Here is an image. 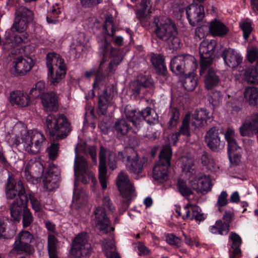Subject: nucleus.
I'll use <instances>...</instances> for the list:
<instances>
[{
  "label": "nucleus",
  "mask_w": 258,
  "mask_h": 258,
  "mask_svg": "<svg viewBox=\"0 0 258 258\" xmlns=\"http://www.w3.org/2000/svg\"><path fill=\"white\" fill-rule=\"evenodd\" d=\"M5 140L12 147L22 143L26 152L35 154L41 149L45 139L41 133L36 130L27 131L25 124L19 122L6 135Z\"/></svg>",
  "instance_id": "f257e3e1"
},
{
  "label": "nucleus",
  "mask_w": 258,
  "mask_h": 258,
  "mask_svg": "<svg viewBox=\"0 0 258 258\" xmlns=\"http://www.w3.org/2000/svg\"><path fill=\"white\" fill-rule=\"evenodd\" d=\"M152 27L154 28V34L159 40L168 43L170 49L176 50L180 47L177 29L172 20L160 21L159 17H155Z\"/></svg>",
  "instance_id": "f03ea898"
},
{
  "label": "nucleus",
  "mask_w": 258,
  "mask_h": 258,
  "mask_svg": "<svg viewBox=\"0 0 258 258\" xmlns=\"http://www.w3.org/2000/svg\"><path fill=\"white\" fill-rule=\"evenodd\" d=\"M126 119L132 123L135 128L134 132H137L143 123V119L149 124H154L158 122V115L155 110L147 107L142 111H138L127 106L124 109Z\"/></svg>",
  "instance_id": "7ed1b4c3"
},
{
  "label": "nucleus",
  "mask_w": 258,
  "mask_h": 258,
  "mask_svg": "<svg viewBox=\"0 0 258 258\" xmlns=\"http://www.w3.org/2000/svg\"><path fill=\"white\" fill-rule=\"evenodd\" d=\"M172 152L169 145L163 146L159 155V161L153 169L152 176L156 183H163L169 179L168 169Z\"/></svg>",
  "instance_id": "20e7f679"
},
{
  "label": "nucleus",
  "mask_w": 258,
  "mask_h": 258,
  "mask_svg": "<svg viewBox=\"0 0 258 258\" xmlns=\"http://www.w3.org/2000/svg\"><path fill=\"white\" fill-rule=\"evenodd\" d=\"M46 125L50 134L56 136L57 139L65 138L70 132V124L63 114L48 115L46 119Z\"/></svg>",
  "instance_id": "39448f33"
},
{
  "label": "nucleus",
  "mask_w": 258,
  "mask_h": 258,
  "mask_svg": "<svg viewBox=\"0 0 258 258\" xmlns=\"http://www.w3.org/2000/svg\"><path fill=\"white\" fill-rule=\"evenodd\" d=\"M116 184L121 197L124 199L122 208H119V212L122 214L129 207L131 200L135 197V188L127 175L123 172H120L118 175Z\"/></svg>",
  "instance_id": "423d86ee"
},
{
  "label": "nucleus",
  "mask_w": 258,
  "mask_h": 258,
  "mask_svg": "<svg viewBox=\"0 0 258 258\" xmlns=\"http://www.w3.org/2000/svg\"><path fill=\"white\" fill-rule=\"evenodd\" d=\"M106 158L109 168L112 170L115 169L117 167V164L114 153L101 146L99 153V179L103 189H106L107 185Z\"/></svg>",
  "instance_id": "0eeeda50"
},
{
  "label": "nucleus",
  "mask_w": 258,
  "mask_h": 258,
  "mask_svg": "<svg viewBox=\"0 0 258 258\" xmlns=\"http://www.w3.org/2000/svg\"><path fill=\"white\" fill-rule=\"evenodd\" d=\"M99 51L101 60L99 64H104L110 60L108 64H119L123 59V56L119 49L113 47L111 41L106 37L99 42Z\"/></svg>",
  "instance_id": "6e6552de"
},
{
  "label": "nucleus",
  "mask_w": 258,
  "mask_h": 258,
  "mask_svg": "<svg viewBox=\"0 0 258 258\" xmlns=\"http://www.w3.org/2000/svg\"><path fill=\"white\" fill-rule=\"evenodd\" d=\"M104 207H98L94 211L95 222L97 228L103 233H107L113 231L114 228L111 225L110 221L106 216L105 208L109 211H113L114 207L110 202L109 198L107 196L103 199Z\"/></svg>",
  "instance_id": "1a4fd4ad"
},
{
  "label": "nucleus",
  "mask_w": 258,
  "mask_h": 258,
  "mask_svg": "<svg viewBox=\"0 0 258 258\" xmlns=\"http://www.w3.org/2000/svg\"><path fill=\"white\" fill-rule=\"evenodd\" d=\"M118 158L123 162L126 158V167L127 170L131 172L139 174L143 168L144 163L143 159L139 157L137 152L133 148H127L123 152H119Z\"/></svg>",
  "instance_id": "9d476101"
},
{
  "label": "nucleus",
  "mask_w": 258,
  "mask_h": 258,
  "mask_svg": "<svg viewBox=\"0 0 258 258\" xmlns=\"http://www.w3.org/2000/svg\"><path fill=\"white\" fill-rule=\"evenodd\" d=\"M5 194L7 199L12 200L17 196L16 199L19 200H26L28 198L22 182L19 180L16 183L10 177L8 179V182L5 187Z\"/></svg>",
  "instance_id": "9b49d317"
},
{
  "label": "nucleus",
  "mask_w": 258,
  "mask_h": 258,
  "mask_svg": "<svg viewBox=\"0 0 258 258\" xmlns=\"http://www.w3.org/2000/svg\"><path fill=\"white\" fill-rule=\"evenodd\" d=\"M257 66H234L233 74L251 84L258 83Z\"/></svg>",
  "instance_id": "f8f14e48"
},
{
  "label": "nucleus",
  "mask_w": 258,
  "mask_h": 258,
  "mask_svg": "<svg viewBox=\"0 0 258 258\" xmlns=\"http://www.w3.org/2000/svg\"><path fill=\"white\" fill-rule=\"evenodd\" d=\"M33 238L32 234L28 231H22L18 235L12 250V253H19L24 251L30 253L32 251L30 243Z\"/></svg>",
  "instance_id": "ddd939ff"
},
{
  "label": "nucleus",
  "mask_w": 258,
  "mask_h": 258,
  "mask_svg": "<svg viewBox=\"0 0 258 258\" xmlns=\"http://www.w3.org/2000/svg\"><path fill=\"white\" fill-rule=\"evenodd\" d=\"M186 15L189 24L192 27L197 26L205 17L203 5L196 3L189 5L186 9Z\"/></svg>",
  "instance_id": "4468645a"
},
{
  "label": "nucleus",
  "mask_w": 258,
  "mask_h": 258,
  "mask_svg": "<svg viewBox=\"0 0 258 258\" xmlns=\"http://www.w3.org/2000/svg\"><path fill=\"white\" fill-rule=\"evenodd\" d=\"M76 148V155L74 161V175L75 177L74 182V197L72 200V207L77 210L81 208V200L79 193H77V188L79 184L81 176V159Z\"/></svg>",
  "instance_id": "2eb2a0df"
},
{
  "label": "nucleus",
  "mask_w": 258,
  "mask_h": 258,
  "mask_svg": "<svg viewBox=\"0 0 258 258\" xmlns=\"http://www.w3.org/2000/svg\"><path fill=\"white\" fill-rule=\"evenodd\" d=\"M189 180L192 188L198 192H207L211 189L213 185L210 176L203 173L195 175Z\"/></svg>",
  "instance_id": "dca6fc26"
},
{
  "label": "nucleus",
  "mask_w": 258,
  "mask_h": 258,
  "mask_svg": "<svg viewBox=\"0 0 258 258\" xmlns=\"http://www.w3.org/2000/svg\"><path fill=\"white\" fill-rule=\"evenodd\" d=\"M59 174L60 170L58 167L54 164L50 166L43 179L44 186L47 190L51 191L58 187Z\"/></svg>",
  "instance_id": "f3484780"
},
{
  "label": "nucleus",
  "mask_w": 258,
  "mask_h": 258,
  "mask_svg": "<svg viewBox=\"0 0 258 258\" xmlns=\"http://www.w3.org/2000/svg\"><path fill=\"white\" fill-rule=\"evenodd\" d=\"M205 141L208 146L214 151L222 149L225 145V143L220 140L219 130L216 127H212L206 133Z\"/></svg>",
  "instance_id": "a211bd4d"
},
{
  "label": "nucleus",
  "mask_w": 258,
  "mask_h": 258,
  "mask_svg": "<svg viewBox=\"0 0 258 258\" xmlns=\"http://www.w3.org/2000/svg\"><path fill=\"white\" fill-rule=\"evenodd\" d=\"M48 79L51 85L55 86L66 74V66H48Z\"/></svg>",
  "instance_id": "6ab92c4d"
},
{
  "label": "nucleus",
  "mask_w": 258,
  "mask_h": 258,
  "mask_svg": "<svg viewBox=\"0 0 258 258\" xmlns=\"http://www.w3.org/2000/svg\"><path fill=\"white\" fill-rule=\"evenodd\" d=\"M200 73L201 76L206 74L205 86L207 89H211L218 85L219 78L211 66H201Z\"/></svg>",
  "instance_id": "aec40b11"
},
{
  "label": "nucleus",
  "mask_w": 258,
  "mask_h": 258,
  "mask_svg": "<svg viewBox=\"0 0 258 258\" xmlns=\"http://www.w3.org/2000/svg\"><path fill=\"white\" fill-rule=\"evenodd\" d=\"M28 198L26 200H19L16 199L12 203L10 207L11 217L13 221L19 222L21 219L22 212L24 209L27 207Z\"/></svg>",
  "instance_id": "412c9836"
},
{
  "label": "nucleus",
  "mask_w": 258,
  "mask_h": 258,
  "mask_svg": "<svg viewBox=\"0 0 258 258\" xmlns=\"http://www.w3.org/2000/svg\"><path fill=\"white\" fill-rule=\"evenodd\" d=\"M221 56L224 61L225 64H241L243 60L241 55L231 48H225L222 51Z\"/></svg>",
  "instance_id": "4be33fe9"
},
{
  "label": "nucleus",
  "mask_w": 258,
  "mask_h": 258,
  "mask_svg": "<svg viewBox=\"0 0 258 258\" xmlns=\"http://www.w3.org/2000/svg\"><path fill=\"white\" fill-rule=\"evenodd\" d=\"M184 210L185 211V216L182 218H185L190 220H196L197 221L201 222L206 218L204 214L201 213V208L195 205L188 203L184 206Z\"/></svg>",
  "instance_id": "5701e85b"
},
{
  "label": "nucleus",
  "mask_w": 258,
  "mask_h": 258,
  "mask_svg": "<svg viewBox=\"0 0 258 258\" xmlns=\"http://www.w3.org/2000/svg\"><path fill=\"white\" fill-rule=\"evenodd\" d=\"M9 101L13 106L23 107L29 104L30 97L26 93L20 91H16L10 94Z\"/></svg>",
  "instance_id": "b1692460"
},
{
  "label": "nucleus",
  "mask_w": 258,
  "mask_h": 258,
  "mask_svg": "<svg viewBox=\"0 0 258 258\" xmlns=\"http://www.w3.org/2000/svg\"><path fill=\"white\" fill-rule=\"evenodd\" d=\"M228 31V28L223 22L216 19L211 21L209 24V33L214 37H223Z\"/></svg>",
  "instance_id": "393cba45"
},
{
  "label": "nucleus",
  "mask_w": 258,
  "mask_h": 258,
  "mask_svg": "<svg viewBox=\"0 0 258 258\" xmlns=\"http://www.w3.org/2000/svg\"><path fill=\"white\" fill-rule=\"evenodd\" d=\"M41 102L45 110L48 111H56L58 107L57 97L55 93H47L41 97Z\"/></svg>",
  "instance_id": "a878e982"
},
{
  "label": "nucleus",
  "mask_w": 258,
  "mask_h": 258,
  "mask_svg": "<svg viewBox=\"0 0 258 258\" xmlns=\"http://www.w3.org/2000/svg\"><path fill=\"white\" fill-rule=\"evenodd\" d=\"M213 117L212 113L207 109L202 108L196 110L192 114V118L195 121L192 122V125L195 127L206 125L208 119Z\"/></svg>",
  "instance_id": "bb28decb"
},
{
  "label": "nucleus",
  "mask_w": 258,
  "mask_h": 258,
  "mask_svg": "<svg viewBox=\"0 0 258 258\" xmlns=\"http://www.w3.org/2000/svg\"><path fill=\"white\" fill-rule=\"evenodd\" d=\"M229 242H231V246L229 250L230 257L235 258L234 255L239 254L241 252L240 246L242 243V239L238 234L232 232L229 236Z\"/></svg>",
  "instance_id": "cd10ccee"
},
{
  "label": "nucleus",
  "mask_w": 258,
  "mask_h": 258,
  "mask_svg": "<svg viewBox=\"0 0 258 258\" xmlns=\"http://www.w3.org/2000/svg\"><path fill=\"white\" fill-rule=\"evenodd\" d=\"M82 183H87L90 181L93 183L96 182L93 171L88 167L86 160L82 157Z\"/></svg>",
  "instance_id": "c85d7f7f"
},
{
  "label": "nucleus",
  "mask_w": 258,
  "mask_h": 258,
  "mask_svg": "<svg viewBox=\"0 0 258 258\" xmlns=\"http://www.w3.org/2000/svg\"><path fill=\"white\" fill-rule=\"evenodd\" d=\"M182 171L189 177V179L195 174L194 160L191 157H182L180 159Z\"/></svg>",
  "instance_id": "c756f323"
},
{
  "label": "nucleus",
  "mask_w": 258,
  "mask_h": 258,
  "mask_svg": "<svg viewBox=\"0 0 258 258\" xmlns=\"http://www.w3.org/2000/svg\"><path fill=\"white\" fill-rule=\"evenodd\" d=\"M182 171L189 177V179L195 174L194 160L191 157H182L180 159Z\"/></svg>",
  "instance_id": "7c9ffc66"
},
{
  "label": "nucleus",
  "mask_w": 258,
  "mask_h": 258,
  "mask_svg": "<svg viewBox=\"0 0 258 258\" xmlns=\"http://www.w3.org/2000/svg\"><path fill=\"white\" fill-rule=\"evenodd\" d=\"M170 64H198L195 57L186 54H179L171 59Z\"/></svg>",
  "instance_id": "2f4dec72"
},
{
  "label": "nucleus",
  "mask_w": 258,
  "mask_h": 258,
  "mask_svg": "<svg viewBox=\"0 0 258 258\" xmlns=\"http://www.w3.org/2000/svg\"><path fill=\"white\" fill-rule=\"evenodd\" d=\"M102 249L107 258H120L116 252V247L113 239H105L102 243Z\"/></svg>",
  "instance_id": "473e14b6"
},
{
  "label": "nucleus",
  "mask_w": 258,
  "mask_h": 258,
  "mask_svg": "<svg viewBox=\"0 0 258 258\" xmlns=\"http://www.w3.org/2000/svg\"><path fill=\"white\" fill-rule=\"evenodd\" d=\"M56 235H48L47 237V248L49 258H56L57 249L59 247V241Z\"/></svg>",
  "instance_id": "72a5a7b5"
},
{
  "label": "nucleus",
  "mask_w": 258,
  "mask_h": 258,
  "mask_svg": "<svg viewBox=\"0 0 258 258\" xmlns=\"http://www.w3.org/2000/svg\"><path fill=\"white\" fill-rule=\"evenodd\" d=\"M244 96L249 105L254 106L257 103L258 90L254 87H247L244 91Z\"/></svg>",
  "instance_id": "f704fd0d"
},
{
  "label": "nucleus",
  "mask_w": 258,
  "mask_h": 258,
  "mask_svg": "<svg viewBox=\"0 0 258 258\" xmlns=\"http://www.w3.org/2000/svg\"><path fill=\"white\" fill-rule=\"evenodd\" d=\"M70 258L81 257V235L78 233L73 239L69 252Z\"/></svg>",
  "instance_id": "c9c22d12"
},
{
  "label": "nucleus",
  "mask_w": 258,
  "mask_h": 258,
  "mask_svg": "<svg viewBox=\"0 0 258 258\" xmlns=\"http://www.w3.org/2000/svg\"><path fill=\"white\" fill-rule=\"evenodd\" d=\"M202 163L208 170L211 172H216L219 169V166L214 159L207 153H204L201 157Z\"/></svg>",
  "instance_id": "e433bc0d"
},
{
  "label": "nucleus",
  "mask_w": 258,
  "mask_h": 258,
  "mask_svg": "<svg viewBox=\"0 0 258 258\" xmlns=\"http://www.w3.org/2000/svg\"><path fill=\"white\" fill-rule=\"evenodd\" d=\"M252 22L249 18L242 19L239 23L240 29L243 32V38L247 40L253 30Z\"/></svg>",
  "instance_id": "4c0bfd02"
},
{
  "label": "nucleus",
  "mask_w": 258,
  "mask_h": 258,
  "mask_svg": "<svg viewBox=\"0 0 258 258\" xmlns=\"http://www.w3.org/2000/svg\"><path fill=\"white\" fill-rule=\"evenodd\" d=\"M88 235L82 233V258H89L92 253V248L88 242Z\"/></svg>",
  "instance_id": "58836bf2"
},
{
  "label": "nucleus",
  "mask_w": 258,
  "mask_h": 258,
  "mask_svg": "<svg viewBox=\"0 0 258 258\" xmlns=\"http://www.w3.org/2000/svg\"><path fill=\"white\" fill-rule=\"evenodd\" d=\"M206 46H202L201 44L200 48L201 62L200 64H213L212 54L210 53Z\"/></svg>",
  "instance_id": "ea45409f"
},
{
  "label": "nucleus",
  "mask_w": 258,
  "mask_h": 258,
  "mask_svg": "<svg viewBox=\"0 0 258 258\" xmlns=\"http://www.w3.org/2000/svg\"><path fill=\"white\" fill-rule=\"evenodd\" d=\"M185 79L182 83L183 86L185 90L188 91H192L197 85V78L194 73L188 72L186 75L184 76Z\"/></svg>",
  "instance_id": "a19ab883"
},
{
  "label": "nucleus",
  "mask_w": 258,
  "mask_h": 258,
  "mask_svg": "<svg viewBox=\"0 0 258 258\" xmlns=\"http://www.w3.org/2000/svg\"><path fill=\"white\" fill-rule=\"evenodd\" d=\"M134 85H140V87L135 89V92L139 93V88L141 86L148 87L153 84V81L149 75H140L138 76L137 81L134 82Z\"/></svg>",
  "instance_id": "79ce46f5"
},
{
  "label": "nucleus",
  "mask_w": 258,
  "mask_h": 258,
  "mask_svg": "<svg viewBox=\"0 0 258 258\" xmlns=\"http://www.w3.org/2000/svg\"><path fill=\"white\" fill-rule=\"evenodd\" d=\"M229 158L230 162L235 165H238L241 160L242 150L238 146L233 149L228 148Z\"/></svg>",
  "instance_id": "37998d69"
},
{
  "label": "nucleus",
  "mask_w": 258,
  "mask_h": 258,
  "mask_svg": "<svg viewBox=\"0 0 258 258\" xmlns=\"http://www.w3.org/2000/svg\"><path fill=\"white\" fill-rule=\"evenodd\" d=\"M147 1L142 0L140 3V8L136 12L137 17L141 23L145 22L147 20Z\"/></svg>",
  "instance_id": "c03bdc74"
},
{
  "label": "nucleus",
  "mask_w": 258,
  "mask_h": 258,
  "mask_svg": "<svg viewBox=\"0 0 258 258\" xmlns=\"http://www.w3.org/2000/svg\"><path fill=\"white\" fill-rule=\"evenodd\" d=\"M168 116L169 120L168 122V127L172 128L176 127L179 122L180 113L178 109L173 108L169 112Z\"/></svg>",
  "instance_id": "a18cd8bd"
},
{
  "label": "nucleus",
  "mask_w": 258,
  "mask_h": 258,
  "mask_svg": "<svg viewBox=\"0 0 258 258\" xmlns=\"http://www.w3.org/2000/svg\"><path fill=\"white\" fill-rule=\"evenodd\" d=\"M61 13V9L58 4L53 5L50 9L46 17L47 21L48 23H54L56 21L55 19L59 17Z\"/></svg>",
  "instance_id": "49530a36"
},
{
  "label": "nucleus",
  "mask_w": 258,
  "mask_h": 258,
  "mask_svg": "<svg viewBox=\"0 0 258 258\" xmlns=\"http://www.w3.org/2000/svg\"><path fill=\"white\" fill-rule=\"evenodd\" d=\"M236 134L233 129L228 128L225 132V138L228 143V148L233 149L238 145L236 141Z\"/></svg>",
  "instance_id": "de8ad7c7"
},
{
  "label": "nucleus",
  "mask_w": 258,
  "mask_h": 258,
  "mask_svg": "<svg viewBox=\"0 0 258 258\" xmlns=\"http://www.w3.org/2000/svg\"><path fill=\"white\" fill-rule=\"evenodd\" d=\"M33 66H12L11 73L14 76H24L29 72Z\"/></svg>",
  "instance_id": "09e8293b"
},
{
  "label": "nucleus",
  "mask_w": 258,
  "mask_h": 258,
  "mask_svg": "<svg viewBox=\"0 0 258 258\" xmlns=\"http://www.w3.org/2000/svg\"><path fill=\"white\" fill-rule=\"evenodd\" d=\"M46 89V85L44 81H40L38 82L36 85L35 87L32 88L30 91V94L35 98L40 97L45 94L44 93Z\"/></svg>",
  "instance_id": "8fccbe9b"
},
{
  "label": "nucleus",
  "mask_w": 258,
  "mask_h": 258,
  "mask_svg": "<svg viewBox=\"0 0 258 258\" xmlns=\"http://www.w3.org/2000/svg\"><path fill=\"white\" fill-rule=\"evenodd\" d=\"M190 114L187 113L182 121L181 125L179 128V132H178L179 133L180 135H182L186 137L190 136Z\"/></svg>",
  "instance_id": "3c124183"
},
{
  "label": "nucleus",
  "mask_w": 258,
  "mask_h": 258,
  "mask_svg": "<svg viewBox=\"0 0 258 258\" xmlns=\"http://www.w3.org/2000/svg\"><path fill=\"white\" fill-rule=\"evenodd\" d=\"M103 29L105 34L110 37L113 36L115 33L113 21L112 18L107 17L104 22Z\"/></svg>",
  "instance_id": "603ef678"
},
{
  "label": "nucleus",
  "mask_w": 258,
  "mask_h": 258,
  "mask_svg": "<svg viewBox=\"0 0 258 258\" xmlns=\"http://www.w3.org/2000/svg\"><path fill=\"white\" fill-rule=\"evenodd\" d=\"M28 23V22L26 21V20L18 19L16 17L15 21L11 27V30L14 32H23L27 29Z\"/></svg>",
  "instance_id": "864d4df0"
},
{
  "label": "nucleus",
  "mask_w": 258,
  "mask_h": 258,
  "mask_svg": "<svg viewBox=\"0 0 258 258\" xmlns=\"http://www.w3.org/2000/svg\"><path fill=\"white\" fill-rule=\"evenodd\" d=\"M46 64H62L63 59L55 52L48 53L46 57Z\"/></svg>",
  "instance_id": "5fc2aeb1"
},
{
  "label": "nucleus",
  "mask_w": 258,
  "mask_h": 258,
  "mask_svg": "<svg viewBox=\"0 0 258 258\" xmlns=\"http://www.w3.org/2000/svg\"><path fill=\"white\" fill-rule=\"evenodd\" d=\"M118 134L125 135L128 131L130 127L127 121L124 119H118L114 126Z\"/></svg>",
  "instance_id": "6e6d98bb"
},
{
  "label": "nucleus",
  "mask_w": 258,
  "mask_h": 258,
  "mask_svg": "<svg viewBox=\"0 0 258 258\" xmlns=\"http://www.w3.org/2000/svg\"><path fill=\"white\" fill-rule=\"evenodd\" d=\"M246 59L250 63L255 62L258 64V48L255 46H252L247 49Z\"/></svg>",
  "instance_id": "4d7b16f0"
},
{
  "label": "nucleus",
  "mask_w": 258,
  "mask_h": 258,
  "mask_svg": "<svg viewBox=\"0 0 258 258\" xmlns=\"http://www.w3.org/2000/svg\"><path fill=\"white\" fill-rule=\"evenodd\" d=\"M10 223L8 220L6 221H0V237H11L14 235L16 232V226L15 225H12V229L10 230L9 233L7 234L6 233H4L6 231V227L7 226V224Z\"/></svg>",
  "instance_id": "13d9d810"
},
{
  "label": "nucleus",
  "mask_w": 258,
  "mask_h": 258,
  "mask_svg": "<svg viewBox=\"0 0 258 258\" xmlns=\"http://www.w3.org/2000/svg\"><path fill=\"white\" fill-rule=\"evenodd\" d=\"M32 12L26 8H20L16 12L17 19L26 20L27 22L32 19Z\"/></svg>",
  "instance_id": "bf43d9fd"
},
{
  "label": "nucleus",
  "mask_w": 258,
  "mask_h": 258,
  "mask_svg": "<svg viewBox=\"0 0 258 258\" xmlns=\"http://www.w3.org/2000/svg\"><path fill=\"white\" fill-rule=\"evenodd\" d=\"M228 194L226 191H222L218 196L216 206L220 212H223L222 207L226 206L228 203L227 199Z\"/></svg>",
  "instance_id": "052dcab7"
},
{
  "label": "nucleus",
  "mask_w": 258,
  "mask_h": 258,
  "mask_svg": "<svg viewBox=\"0 0 258 258\" xmlns=\"http://www.w3.org/2000/svg\"><path fill=\"white\" fill-rule=\"evenodd\" d=\"M148 57L151 64H165V57L162 54L151 52Z\"/></svg>",
  "instance_id": "680f3d73"
},
{
  "label": "nucleus",
  "mask_w": 258,
  "mask_h": 258,
  "mask_svg": "<svg viewBox=\"0 0 258 258\" xmlns=\"http://www.w3.org/2000/svg\"><path fill=\"white\" fill-rule=\"evenodd\" d=\"M82 152L85 154L89 153L94 164H97L96 148L95 146H90L86 145L85 146L82 145Z\"/></svg>",
  "instance_id": "e2e57ef3"
},
{
  "label": "nucleus",
  "mask_w": 258,
  "mask_h": 258,
  "mask_svg": "<svg viewBox=\"0 0 258 258\" xmlns=\"http://www.w3.org/2000/svg\"><path fill=\"white\" fill-rule=\"evenodd\" d=\"M33 218L32 213L28 207L24 209L23 213V225L24 227H27L30 225L33 222Z\"/></svg>",
  "instance_id": "0e129e2a"
},
{
  "label": "nucleus",
  "mask_w": 258,
  "mask_h": 258,
  "mask_svg": "<svg viewBox=\"0 0 258 258\" xmlns=\"http://www.w3.org/2000/svg\"><path fill=\"white\" fill-rule=\"evenodd\" d=\"M58 151L59 144L56 143H51L47 149L49 159L54 160L58 155Z\"/></svg>",
  "instance_id": "69168bd1"
},
{
  "label": "nucleus",
  "mask_w": 258,
  "mask_h": 258,
  "mask_svg": "<svg viewBox=\"0 0 258 258\" xmlns=\"http://www.w3.org/2000/svg\"><path fill=\"white\" fill-rule=\"evenodd\" d=\"M110 98L107 96L106 91L103 95H100L99 98V108L102 110V113L106 111L108 107Z\"/></svg>",
  "instance_id": "338daca9"
},
{
  "label": "nucleus",
  "mask_w": 258,
  "mask_h": 258,
  "mask_svg": "<svg viewBox=\"0 0 258 258\" xmlns=\"http://www.w3.org/2000/svg\"><path fill=\"white\" fill-rule=\"evenodd\" d=\"M166 241L175 247H180L182 244L181 239L173 234H169L166 236Z\"/></svg>",
  "instance_id": "774afa93"
}]
</instances>
